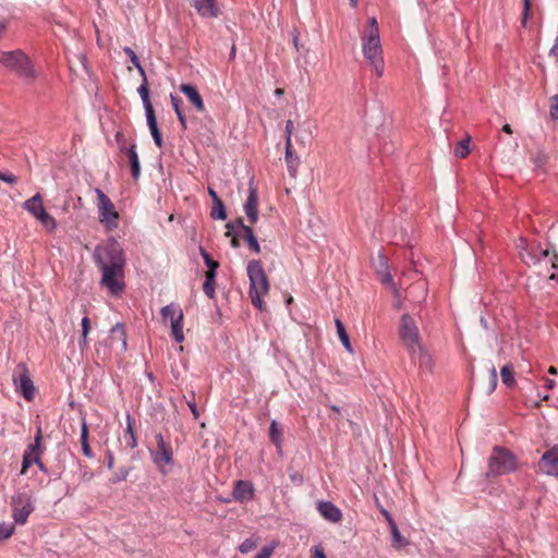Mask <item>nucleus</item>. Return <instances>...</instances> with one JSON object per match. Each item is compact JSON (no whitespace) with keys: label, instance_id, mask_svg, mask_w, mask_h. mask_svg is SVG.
I'll return each mask as SVG.
<instances>
[{"label":"nucleus","instance_id":"nucleus-2","mask_svg":"<svg viewBox=\"0 0 558 558\" xmlns=\"http://www.w3.org/2000/svg\"><path fill=\"white\" fill-rule=\"evenodd\" d=\"M399 337L407 347L413 363L422 367H430V356L426 354L420 342V332L414 319L409 314H403L400 319Z\"/></svg>","mask_w":558,"mask_h":558},{"label":"nucleus","instance_id":"nucleus-24","mask_svg":"<svg viewBox=\"0 0 558 558\" xmlns=\"http://www.w3.org/2000/svg\"><path fill=\"white\" fill-rule=\"evenodd\" d=\"M377 263L376 269L378 275H380V281L383 283H392V276L388 270V262L386 257L379 254Z\"/></svg>","mask_w":558,"mask_h":558},{"label":"nucleus","instance_id":"nucleus-4","mask_svg":"<svg viewBox=\"0 0 558 558\" xmlns=\"http://www.w3.org/2000/svg\"><path fill=\"white\" fill-rule=\"evenodd\" d=\"M0 63L20 77L26 85L37 80V72L29 57L21 49L0 50Z\"/></svg>","mask_w":558,"mask_h":558},{"label":"nucleus","instance_id":"nucleus-21","mask_svg":"<svg viewBox=\"0 0 558 558\" xmlns=\"http://www.w3.org/2000/svg\"><path fill=\"white\" fill-rule=\"evenodd\" d=\"M126 154H128L130 166H131L132 178L134 180H137L141 174V165H140V158H138V155L136 151V145L132 144L126 149Z\"/></svg>","mask_w":558,"mask_h":558},{"label":"nucleus","instance_id":"nucleus-43","mask_svg":"<svg viewBox=\"0 0 558 558\" xmlns=\"http://www.w3.org/2000/svg\"><path fill=\"white\" fill-rule=\"evenodd\" d=\"M497 383H498L497 369H496V367L494 365H492V367L489 368V388H488V393H492L496 389Z\"/></svg>","mask_w":558,"mask_h":558},{"label":"nucleus","instance_id":"nucleus-13","mask_svg":"<svg viewBox=\"0 0 558 558\" xmlns=\"http://www.w3.org/2000/svg\"><path fill=\"white\" fill-rule=\"evenodd\" d=\"M538 468L542 473L558 477V445L543 453Z\"/></svg>","mask_w":558,"mask_h":558},{"label":"nucleus","instance_id":"nucleus-20","mask_svg":"<svg viewBox=\"0 0 558 558\" xmlns=\"http://www.w3.org/2000/svg\"><path fill=\"white\" fill-rule=\"evenodd\" d=\"M284 160L291 177H295L300 163L299 157L293 153L292 143L286 142Z\"/></svg>","mask_w":558,"mask_h":558},{"label":"nucleus","instance_id":"nucleus-44","mask_svg":"<svg viewBox=\"0 0 558 558\" xmlns=\"http://www.w3.org/2000/svg\"><path fill=\"white\" fill-rule=\"evenodd\" d=\"M530 11H531V0H523V11L521 15V25L523 27L526 26L527 20L530 17Z\"/></svg>","mask_w":558,"mask_h":558},{"label":"nucleus","instance_id":"nucleus-64","mask_svg":"<svg viewBox=\"0 0 558 558\" xmlns=\"http://www.w3.org/2000/svg\"><path fill=\"white\" fill-rule=\"evenodd\" d=\"M87 337L88 336H84V333H82V337H81V339L78 341V344H80L81 349H85L87 347V344H88Z\"/></svg>","mask_w":558,"mask_h":558},{"label":"nucleus","instance_id":"nucleus-5","mask_svg":"<svg viewBox=\"0 0 558 558\" xmlns=\"http://www.w3.org/2000/svg\"><path fill=\"white\" fill-rule=\"evenodd\" d=\"M247 276L250 279L248 294L252 304L262 310L263 301L262 298L269 292V281L266 272L263 268L260 260H250L246 267Z\"/></svg>","mask_w":558,"mask_h":558},{"label":"nucleus","instance_id":"nucleus-14","mask_svg":"<svg viewBox=\"0 0 558 558\" xmlns=\"http://www.w3.org/2000/svg\"><path fill=\"white\" fill-rule=\"evenodd\" d=\"M255 488L252 482L239 480L234 483L232 490L233 499L244 504L254 498Z\"/></svg>","mask_w":558,"mask_h":558},{"label":"nucleus","instance_id":"nucleus-32","mask_svg":"<svg viewBox=\"0 0 558 558\" xmlns=\"http://www.w3.org/2000/svg\"><path fill=\"white\" fill-rule=\"evenodd\" d=\"M335 324H336V327H337V333L339 336V339L342 343V345L349 351V352H352V347H351V343H350V339H349V336L345 331V328L343 326V324L341 323V320L339 318H336L335 320Z\"/></svg>","mask_w":558,"mask_h":558},{"label":"nucleus","instance_id":"nucleus-30","mask_svg":"<svg viewBox=\"0 0 558 558\" xmlns=\"http://www.w3.org/2000/svg\"><path fill=\"white\" fill-rule=\"evenodd\" d=\"M389 529L392 536L391 545L393 548L400 549L409 544L408 539L401 535L397 523L389 526Z\"/></svg>","mask_w":558,"mask_h":558},{"label":"nucleus","instance_id":"nucleus-38","mask_svg":"<svg viewBox=\"0 0 558 558\" xmlns=\"http://www.w3.org/2000/svg\"><path fill=\"white\" fill-rule=\"evenodd\" d=\"M137 93L142 99L144 109L148 108L151 105L150 98H149V87L148 82H142L140 87L137 88Z\"/></svg>","mask_w":558,"mask_h":558},{"label":"nucleus","instance_id":"nucleus-62","mask_svg":"<svg viewBox=\"0 0 558 558\" xmlns=\"http://www.w3.org/2000/svg\"><path fill=\"white\" fill-rule=\"evenodd\" d=\"M40 457H41V456H38V457H37V462H36L35 464L38 466L39 471H41V472H43V473H45V474H48V469H47V466L43 463V461H41V458H40Z\"/></svg>","mask_w":558,"mask_h":558},{"label":"nucleus","instance_id":"nucleus-49","mask_svg":"<svg viewBox=\"0 0 558 558\" xmlns=\"http://www.w3.org/2000/svg\"><path fill=\"white\" fill-rule=\"evenodd\" d=\"M0 181L9 184H15L17 182V178L12 173H4L0 171Z\"/></svg>","mask_w":558,"mask_h":558},{"label":"nucleus","instance_id":"nucleus-45","mask_svg":"<svg viewBox=\"0 0 558 558\" xmlns=\"http://www.w3.org/2000/svg\"><path fill=\"white\" fill-rule=\"evenodd\" d=\"M256 547V543L251 539V538H246L244 539L240 546H239V550L240 553L242 554H247L250 553L251 550H253L254 548Z\"/></svg>","mask_w":558,"mask_h":558},{"label":"nucleus","instance_id":"nucleus-50","mask_svg":"<svg viewBox=\"0 0 558 558\" xmlns=\"http://www.w3.org/2000/svg\"><path fill=\"white\" fill-rule=\"evenodd\" d=\"M114 137H116V141H117L118 145H119L120 150L121 151H126L128 147H126L125 141L123 138V133L119 131V132H117Z\"/></svg>","mask_w":558,"mask_h":558},{"label":"nucleus","instance_id":"nucleus-28","mask_svg":"<svg viewBox=\"0 0 558 558\" xmlns=\"http://www.w3.org/2000/svg\"><path fill=\"white\" fill-rule=\"evenodd\" d=\"M536 248H537L538 253H536L532 250V251H526L525 254L524 253L521 254V257L525 264L532 263L535 265V264H538L542 260V258H545L548 256V254H549L548 250H541L539 247H536Z\"/></svg>","mask_w":558,"mask_h":558},{"label":"nucleus","instance_id":"nucleus-9","mask_svg":"<svg viewBox=\"0 0 558 558\" xmlns=\"http://www.w3.org/2000/svg\"><path fill=\"white\" fill-rule=\"evenodd\" d=\"M12 381L15 390L19 391L27 401L35 397V386L25 363H19L13 372Z\"/></svg>","mask_w":558,"mask_h":558},{"label":"nucleus","instance_id":"nucleus-25","mask_svg":"<svg viewBox=\"0 0 558 558\" xmlns=\"http://www.w3.org/2000/svg\"><path fill=\"white\" fill-rule=\"evenodd\" d=\"M180 313H183L182 310L173 303L163 306L160 311L162 322L167 323L169 320L170 324L177 319Z\"/></svg>","mask_w":558,"mask_h":558},{"label":"nucleus","instance_id":"nucleus-48","mask_svg":"<svg viewBox=\"0 0 558 558\" xmlns=\"http://www.w3.org/2000/svg\"><path fill=\"white\" fill-rule=\"evenodd\" d=\"M550 116L554 119H558V94L550 98Z\"/></svg>","mask_w":558,"mask_h":558},{"label":"nucleus","instance_id":"nucleus-15","mask_svg":"<svg viewBox=\"0 0 558 558\" xmlns=\"http://www.w3.org/2000/svg\"><path fill=\"white\" fill-rule=\"evenodd\" d=\"M316 509L326 521L331 523H339L343 518L341 509L331 501H318Z\"/></svg>","mask_w":558,"mask_h":558},{"label":"nucleus","instance_id":"nucleus-17","mask_svg":"<svg viewBox=\"0 0 558 558\" xmlns=\"http://www.w3.org/2000/svg\"><path fill=\"white\" fill-rule=\"evenodd\" d=\"M192 4L202 17L215 19L219 15L217 0H192Z\"/></svg>","mask_w":558,"mask_h":558},{"label":"nucleus","instance_id":"nucleus-18","mask_svg":"<svg viewBox=\"0 0 558 558\" xmlns=\"http://www.w3.org/2000/svg\"><path fill=\"white\" fill-rule=\"evenodd\" d=\"M180 90L187 97L198 112L205 111L203 98L196 86L191 84H181Z\"/></svg>","mask_w":558,"mask_h":558},{"label":"nucleus","instance_id":"nucleus-42","mask_svg":"<svg viewBox=\"0 0 558 558\" xmlns=\"http://www.w3.org/2000/svg\"><path fill=\"white\" fill-rule=\"evenodd\" d=\"M130 471H131V468H121L112 475V477L110 478V482L113 484H117V483L125 481L130 474Z\"/></svg>","mask_w":558,"mask_h":558},{"label":"nucleus","instance_id":"nucleus-16","mask_svg":"<svg viewBox=\"0 0 558 558\" xmlns=\"http://www.w3.org/2000/svg\"><path fill=\"white\" fill-rule=\"evenodd\" d=\"M257 204H258V193L256 187L254 186L253 182H250L248 186V195L244 203V213L250 220L251 223H255L258 219V210H257Z\"/></svg>","mask_w":558,"mask_h":558},{"label":"nucleus","instance_id":"nucleus-57","mask_svg":"<svg viewBox=\"0 0 558 558\" xmlns=\"http://www.w3.org/2000/svg\"><path fill=\"white\" fill-rule=\"evenodd\" d=\"M549 56L558 61V36L555 39L554 46L549 50Z\"/></svg>","mask_w":558,"mask_h":558},{"label":"nucleus","instance_id":"nucleus-23","mask_svg":"<svg viewBox=\"0 0 558 558\" xmlns=\"http://www.w3.org/2000/svg\"><path fill=\"white\" fill-rule=\"evenodd\" d=\"M134 421L132 416L128 413L126 414V428L124 430L123 439L125 441V445L134 449L137 446V439L134 433Z\"/></svg>","mask_w":558,"mask_h":558},{"label":"nucleus","instance_id":"nucleus-61","mask_svg":"<svg viewBox=\"0 0 558 558\" xmlns=\"http://www.w3.org/2000/svg\"><path fill=\"white\" fill-rule=\"evenodd\" d=\"M226 228H227V232H226L227 236H230V235L233 236L234 234H238L235 232V228H234V223L233 222L227 223Z\"/></svg>","mask_w":558,"mask_h":558},{"label":"nucleus","instance_id":"nucleus-33","mask_svg":"<svg viewBox=\"0 0 558 558\" xmlns=\"http://www.w3.org/2000/svg\"><path fill=\"white\" fill-rule=\"evenodd\" d=\"M243 233L250 250H252L254 253H259L260 246L256 236L254 235L253 229L251 227H243Z\"/></svg>","mask_w":558,"mask_h":558},{"label":"nucleus","instance_id":"nucleus-12","mask_svg":"<svg viewBox=\"0 0 558 558\" xmlns=\"http://www.w3.org/2000/svg\"><path fill=\"white\" fill-rule=\"evenodd\" d=\"M41 439V428L39 427L35 435L34 442L29 444L24 451L21 474H25L27 470L37 462V457L43 454Z\"/></svg>","mask_w":558,"mask_h":558},{"label":"nucleus","instance_id":"nucleus-46","mask_svg":"<svg viewBox=\"0 0 558 558\" xmlns=\"http://www.w3.org/2000/svg\"><path fill=\"white\" fill-rule=\"evenodd\" d=\"M123 51L129 57V59L133 63V65L135 68H140L141 62H140V59H138L137 54L135 53V51L130 47H124Z\"/></svg>","mask_w":558,"mask_h":558},{"label":"nucleus","instance_id":"nucleus-41","mask_svg":"<svg viewBox=\"0 0 558 558\" xmlns=\"http://www.w3.org/2000/svg\"><path fill=\"white\" fill-rule=\"evenodd\" d=\"M14 533V524L1 522L0 523V542L8 539Z\"/></svg>","mask_w":558,"mask_h":558},{"label":"nucleus","instance_id":"nucleus-11","mask_svg":"<svg viewBox=\"0 0 558 558\" xmlns=\"http://www.w3.org/2000/svg\"><path fill=\"white\" fill-rule=\"evenodd\" d=\"M104 344L109 349H117L121 353L128 350L126 328L123 323H117L109 331L108 339Z\"/></svg>","mask_w":558,"mask_h":558},{"label":"nucleus","instance_id":"nucleus-34","mask_svg":"<svg viewBox=\"0 0 558 558\" xmlns=\"http://www.w3.org/2000/svg\"><path fill=\"white\" fill-rule=\"evenodd\" d=\"M210 217L217 220H225L227 218L226 207L221 199L214 203V206L210 211Z\"/></svg>","mask_w":558,"mask_h":558},{"label":"nucleus","instance_id":"nucleus-37","mask_svg":"<svg viewBox=\"0 0 558 558\" xmlns=\"http://www.w3.org/2000/svg\"><path fill=\"white\" fill-rule=\"evenodd\" d=\"M203 291L209 298L214 299L216 294V277L205 276Z\"/></svg>","mask_w":558,"mask_h":558},{"label":"nucleus","instance_id":"nucleus-52","mask_svg":"<svg viewBox=\"0 0 558 558\" xmlns=\"http://www.w3.org/2000/svg\"><path fill=\"white\" fill-rule=\"evenodd\" d=\"M293 122L291 120H288L286 122V142L289 141V143H292L291 142V136H292V132H293Z\"/></svg>","mask_w":558,"mask_h":558},{"label":"nucleus","instance_id":"nucleus-26","mask_svg":"<svg viewBox=\"0 0 558 558\" xmlns=\"http://www.w3.org/2000/svg\"><path fill=\"white\" fill-rule=\"evenodd\" d=\"M199 253L204 259L205 265L208 268L205 276L217 277V270L219 268V263L216 262L215 259H213V257L209 255V253L202 246L199 247Z\"/></svg>","mask_w":558,"mask_h":558},{"label":"nucleus","instance_id":"nucleus-27","mask_svg":"<svg viewBox=\"0 0 558 558\" xmlns=\"http://www.w3.org/2000/svg\"><path fill=\"white\" fill-rule=\"evenodd\" d=\"M183 313H180V315L177 317L174 322H172L171 325V335L175 342L181 343L184 341V332H183Z\"/></svg>","mask_w":558,"mask_h":558},{"label":"nucleus","instance_id":"nucleus-31","mask_svg":"<svg viewBox=\"0 0 558 558\" xmlns=\"http://www.w3.org/2000/svg\"><path fill=\"white\" fill-rule=\"evenodd\" d=\"M500 376H501V381L504 385H506L509 388L514 386V384H515L514 371L510 364H507L501 367Z\"/></svg>","mask_w":558,"mask_h":558},{"label":"nucleus","instance_id":"nucleus-40","mask_svg":"<svg viewBox=\"0 0 558 558\" xmlns=\"http://www.w3.org/2000/svg\"><path fill=\"white\" fill-rule=\"evenodd\" d=\"M145 116H146V121H147V125L149 128L150 133L158 131L159 129L157 125V119H156L153 106H149L148 108L145 109Z\"/></svg>","mask_w":558,"mask_h":558},{"label":"nucleus","instance_id":"nucleus-63","mask_svg":"<svg viewBox=\"0 0 558 558\" xmlns=\"http://www.w3.org/2000/svg\"><path fill=\"white\" fill-rule=\"evenodd\" d=\"M207 191H208L209 196H210V197H211V199H213V203L218 202V201H220V199H221V198L218 196L217 192H216L213 187L208 186Z\"/></svg>","mask_w":558,"mask_h":558},{"label":"nucleus","instance_id":"nucleus-51","mask_svg":"<svg viewBox=\"0 0 558 558\" xmlns=\"http://www.w3.org/2000/svg\"><path fill=\"white\" fill-rule=\"evenodd\" d=\"M81 325H82V333H84V336H88V332L90 330V320H89L88 316L85 315L82 318Z\"/></svg>","mask_w":558,"mask_h":558},{"label":"nucleus","instance_id":"nucleus-29","mask_svg":"<svg viewBox=\"0 0 558 558\" xmlns=\"http://www.w3.org/2000/svg\"><path fill=\"white\" fill-rule=\"evenodd\" d=\"M269 438L270 441L276 446L277 450L280 452L282 447V432L275 420L271 421L269 426Z\"/></svg>","mask_w":558,"mask_h":558},{"label":"nucleus","instance_id":"nucleus-7","mask_svg":"<svg viewBox=\"0 0 558 558\" xmlns=\"http://www.w3.org/2000/svg\"><path fill=\"white\" fill-rule=\"evenodd\" d=\"M156 448L149 450L153 463L161 474H168L169 469L166 466H173L174 458L171 445L165 441L162 434L158 433L155 436Z\"/></svg>","mask_w":558,"mask_h":558},{"label":"nucleus","instance_id":"nucleus-56","mask_svg":"<svg viewBox=\"0 0 558 558\" xmlns=\"http://www.w3.org/2000/svg\"><path fill=\"white\" fill-rule=\"evenodd\" d=\"M171 105L173 107L174 112L177 113V110H181L180 108V98L173 94L170 95Z\"/></svg>","mask_w":558,"mask_h":558},{"label":"nucleus","instance_id":"nucleus-35","mask_svg":"<svg viewBox=\"0 0 558 558\" xmlns=\"http://www.w3.org/2000/svg\"><path fill=\"white\" fill-rule=\"evenodd\" d=\"M49 232L57 228L56 219L50 216L46 210L36 218Z\"/></svg>","mask_w":558,"mask_h":558},{"label":"nucleus","instance_id":"nucleus-60","mask_svg":"<svg viewBox=\"0 0 558 558\" xmlns=\"http://www.w3.org/2000/svg\"><path fill=\"white\" fill-rule=\"evenodd\" d=\"M175 114H177V118L180 121V124L182 125L183 130H185L186 129L185 116L183 114V112L181 110H177Z\"/></svg>","mask_w":558,"mask_h":558},{"label":"nucleus","instance_id":"nucleus-6","mask_svg":"<svg viewBox=\"0 0 558 558\" xmlns=\"http://www.w3.org/2000/svg\"><path fill=\"white\" fill-rule=\"evenodd\" d=\"M518 468V459L509 449L495 446L487 461V477H496L512 473Z\"/></svg>","mask_w":558,"mask_h":558},{"label":"nucleus","instance_id":"nucleus-59","mask_svg":"<svg viewBox=\"0 0 558 558\" xmlns=\"http://www.w3.org/2000/svg\"><path fill=\"white\" fill-rule=\"evenodd\" d=\"M106 457H107V466H108V469L111 470L114 465L113 453L110 450H108Z\"/></svg>","mask_w":558,"mask_h":558},{"label":"nucleus","instance_id":"nucleus-19","mask_svg":"<svg viewBox=\"0 0 558 558\" xmlns=\"http://www.w3.org/2000/svg\"><path fill=\"white\" fill-rule=\"evenodd\" d=\"M23 207L35 218H37L39 215H41L46 210L43 205L41 195L39 193H37L33 197L26 199L24 202Z\"/></svg>","mask_w":558,"mask_h":558},{"label":"nucleus","instance_id":"nucleus-47","mask_svg":"<svg viewBox=\"0 0 558 558\" xmlns=\"http://www.w3.org/2000/svg\"><path fill=\"white\" fill-rule=\"evenodd\" d=\"M275 546H264L255 558H270L274 553Z\"/></svg>","mask_w":558,"mask_h":558},{"label":"nucleus","instance_id":"nucleus-53","mask_svg":"<svg viewBox=\"0 0 558 558\" xmlns=\"http://www.w3.org/2000/svg\"><path fill=\"white\" fill-rule=\"evenodd\" d=\"M150 134H151V136H153V140H154V142H155L156 146H158L159 148H161V147H162V145H163V140H162V136H161V134H160L159 130H158V131H155V132H151Z\"/></svg>","mask_w":558,"mask_h":558},{"label":"nucleus","instance_id":"nucleus-3","mask_svg":"<svg viewBox=\"0 0 558 558\" xmlns=\"http://www.w3.org/2000/svg\"><path fill=\"white\" fill-rule=\"evenodd\" d=\"M362 52L377 77H381L385 71L383 48L379 37V28L375 17L368 19V29L361 35Z\"/></svg>","mask_w":558,"mask_h":558},{"label":"nucleus","instance_id":"nucleus-55","mask_svg":"<svg viewBox=\"0 0 558 558\" xmlns=\"http://www.w3.org/2000/svg\"><path fill=\"white\" fill-rule=\"evenodd\" d=\"M191 412L193 413L194 417L197 418L199 416V412L197 410L196 402L194 401V398L192 400L186 401Z\"/></svg>","mask_w":558,"mask_h":558},{"label":"nucleus","instance_id":"nucleus-36","mask_svg":"<svg viewBox=\"0 0 558 558\" xmlns=\"http://www.w3.org/2000/svg\"><path fill=\"white\" fill-rule=\"evenodd\" d=\"M470 137H466L464 140H461L458 142L457 146L454 147V156L458 158H465L470 153Z\"/></svg>","mask_w":558,"mask_h":558},{"label":"nucleus","instance_id":"nucleus-10","mask_svg":"<svg viewBox=\"0 0 558 558\" xmlns=\"http://www.w3.org/2000/svg\"><path fill=\"white\" fill-rule=\"evenodd\" d=\"M96 192L98 195L99 221L107 230L111 231L118 227L119 214L114 209L111 199L101 190L98 189Z\"/></svg>","mask_w":558,"mask_h":558},{"label":"nucleus","instance_id":"nucleus-54","mask_svg":"<svg viewBox=\"0 0 558 558\" xmlns=\"http://www.w3.org/2000/svg\"><path fill=\"white\" fill-rule=\"evenodd\" d=\"M380 513L384 515L389 526L396 524L392 515L388 510H386L385 508H380Z\"/></svg>","mask_w":558,"mask_h":558},{"label":"nucleus","instance_id":"nucleus-1","mask_svg":"<svg viewBox=\"0 0 558 558\" xmlns=\"http://www.w3.org/2000/svg\"><path fill=\"white\" fill-rule=\"evenodd\" d=\"M94 259L101 271L100 284L107 288L112 295L121 294L125 289L124 268L126 258L120 243L112 239L102 245L96 246Z\"/></svg>","mask_w":558,"mask_h":558},{"label":"nucleus","instance_id":"nucleus-8","mask_svg":"<svg viewBox=\"0 0 558 558\" xmlns=\"http://www.w3.org/2000/svg\"><path fill=\"white\" fill-rule=\"evenodd\" d=\"M14 523L23 525L35 510L34 498L29 493H16L11 500Z\"/></svg>","mask_w":558,"mask_h":558},{"label":"nucleus","instance_id":"nucleus-58","mask_svg":"<svg viewBox=\"0 0 558 558\" xmlns=\"http://www.w3.org/2000/svg\"><path fill=\"white\" fill-rule=\"evenodd\" d=\"M313 558H327L324 549L320 546H315L313 548Z\"/></svg>","mask_w":558,"mask_h":558},{"label":"nucleus","instance_id":"nucleus-39","mask_svg":"<svg viewBox=\"0 0 558 558\" xmlns=\"http://www.w3.org/2000/svg\"><path fill=\"white\" fill-rule=\"evenodd\" d=\"M145 116H146V121H147V125L149 128L150 133L158 131L159 129L157 125V119H156L153 106H149L148 108L145 109Z\"/></svg>","mask_w":558,"mask_h":558},{"label":"nucleus","instance_id":"nucleus-22","mask_svg":"<svg viewBox=\"0 0 558 558\" xmlns=\"http://www.w3.org/2000/svg\"><path fill=\"white\" fill-rule=\"evenodd\" d=\"M80 442L82 446V452L87 458H93V451L90 449V446L88 444V426L85 417H82L81 420V436H80Z\"/></svg>","mask_w":558,"mask_h":558}]
</instances>
